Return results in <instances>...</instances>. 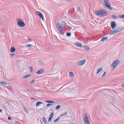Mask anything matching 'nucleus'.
Returning <instances> with one entry per match:
<instances>
[{
  "label": "nucleus",
  "instance_id": "nucleus-2",
  "mask_svg": "<svg viewBox=\"0 0 124 124\" xmlns=\"http://www.w3.org/2000/svg\"><path fill=\"white\" fill-rule=\"evenodd\" d=\"M104 1L105 6H106V7H107V8H108V9H110V10H112V7H111L109 1L108 0H104Z\"/></svg>",
  "mask_w": 124,
  "mask_h": 124
},
{
  "label": "nucleus",
  "instance_id": "nucleus-14",
  "mask_svg": "<svg viewBox=\"0 0 124 124\" xmlns=\"http://www.w3.org/2000/svg\"><path fill=\"white\" fill-rule=\"evenodd\" d=\"M120 31H121V30L120 29L117 30V31H112V34H115V33H117V32H120Z\"/></svg>",
  "mask_w": 124,
  "mask_h": 124
},
{
  "label": "nucleus",
  "instance_id": "nucleus-25",
  "mask_svg": "<svg viewBox=\"0 0 124 124\" xmlns=\"http://www.w3.org/2000/svg\"><path fill=\"white\" fill-rule=\"evenodd\" d=\"M43 121L44 122H45V124H46V123H47V121L46 120V118H45V117H44L43 118Z\"/></svg>",
  "mask_w": 124,
  "mask_h": 124
},
{
  "label": "nucleus",
  "instance_id": "nucleus-18",
  "mask_svg": "<svg viewBox=\"0 0 124 124\" xmlns=\"http://www.w3.org/2000/svg\"><path fill=\"white\" fill-rule=\"evenodd\" d=\"M107 39H108V37H106L103 38L101 39V41H102V42H103V41H106V40H107Z\"/></svg>",
  "mask_w": 124,
  "mask_h": 124
},
{
  "label": "nucleus",
  "instance_id": "nucleus-23",
  "mask_svg": "<svg viewBox=\"0 0 124 124\" xmlns=\"http://www.w3.org/2000/svg\"><path fill=\"white\" fill-rule=\"evenodd\" d=\"M31 45H27L26 46V48H31Z\"/></svg>",
  "mask_w": 124,
  "mask_h": 124
},
{
  "label": "nucleus",
  "instance_id": "nucleus-31",
  "mask_svg": "<svg viewBox=\"0 0 124 124\" xmlns=\"http://www.w3.org/2000/svg\"><path fill=\"white\" fill-rule=\"evenodd\" d=\"M30 71H31V72H32V67H30Z\"/></svg>",
  "mask_w": 124,
  "mask_h": 124
},
{
  "label": "nucleus",
  "instance_id": "nucleus-5",
  "mask_svg": "<svg viewBox=\"0 0 124 124\" xmlns=\"http://www.w3.org/2000/svg\"><path fill=\"white\" fill-rule=\"evenodd\" d=\"M36 13L37 15L39 16V18H40V19H42L43 21H44V16H43V15H42V13L39 11H37Z\"/></svg>",
  "mask_w": 124,
  "mask_h": 124
},
{
  "label": "nucleus",
  "instance_id": "nucleus-36",
  "mask_svg": "<svg viewBox=\"0 0 124 124\" xmlns=\"http://www.w3.org/2000/svg\"><path fill=\"white\" fill-rule=\"evenodd\" d=\"M122 88H124V84L122 85Z\"/></svg>",
  "mask_w": 124,
  "mask_h": 124
},
{
  "label": "nucleus",
  "instance_id": "nucleus-3",
  "mask_svg": "<svg viewBox=\"0 0 124 124\" xmlns=\"http://www.w3.org/2000/svg\"><path fill=\"white\" fill-rule=\"evenodd\" d=\"M57 27L58 30H59L60 33H61V34H62V31H63V30L62 29V26L61 25V24L57 23Z\"/></svg>",
  "mask_w": 124,
  "mask_h": 124
},
{
  "label": "nucleus",
  "instance_id": "nucleus-30",
  "mask_svg": "<svg viewBox=\"0 0 124 124\" xmlns=\"http://www.w3.org/2000/svg\"><path fill=\"white\" fill-rule=\"evenodd\" d=\"M66 114H67V112H65L64 114H62L61 115V117H62V116H64V115H66Z\"/></svg>",
  "mask_w": 124,
  "mask_h": 124
},
{
  "label": "nucleus",
  "instance_id": "nucleus-6",
  "mask_svg": "<svg viewBox=\"0 0 124 124\" xmlns=\"http://www.w3.org/2000/svg\"><path fill=\"white\" fill-rule=\"evenodd\" d=\"M119 63H120V61H116L114 62L112 64V68H115V67H117V66Z\"/></svg>",
  "mask_w": 124,
  "mask_h": 124
},
{
  "label": "nucleus",
  "instance_id": "nucleus-11",
  "mask_svg": "<svg viewBox=\"0 0 124 124\" xmlns=\"http://www.w3.org/2000/svg\"><path fill=\"white\" fill-rule=\"evenodd\" d=\"M111 29H115V28L116 27V23L114 21H112L111 22Z\"/></svg>",
  "mask_w": 124,
  "mask_h": 124
},
{
  "label": "nucleus",
  "instance_id": "nucleus-39",
  "mask_svg": "<svg viewBox=\"0 0 124 124\" xmlns=\"http://www.w3.org/2000/svg\"><path fill=\"white\" fill-rule=\"evenodd\" d=\"M12 55H13H13H14V54H12Z\"/></svg>",
  "mask_w": 124,
  "mask_h": 124
},
{
  "label": "nucleus",
  "instance_id": "nucleus-40",
  "mask_svg": "<svg viewBox=\"0 0 124 124\" xmlns=\"http://www.w3.org/2000/svg\"><path fill=\"white\" fill-rule=\"evenodd\" d=\"M12 55H13H13H14V54H12Z\"/></svg>",
  "mask_w": 124,
  "mask_h": 124
},
{
  "label": "nucleus",
  "instance_id": "nucleus-37",
  "mask_svg": "<svg viewBox=\"0 0 124 124\" xmlns=\"http://www.w3.org/2000/svg\"><path fill=\"white\" fill-rule=\"evenodd\" d=\"M1 112H2V109H0V113Z\"/></svg>",
  "mask_w": 124,
  "mask_h": 124
},
{
  "label": "nucleus",
  "instance_id": "nucleus-27",
  "mask_svg": "<svg viewBox=\"0 0 124 124\" xmlns=\"http://www.w3.org/2000/svg\"><path fill=\"white\" fill-rule=\"evenodd\" d=\"M66 35L67 36H70L71 34L70 33H67Z\"/></svg>",
  "mask_w": 124,
  "mask_h": 124
},
{
  "label": "nucleus",
  "instance_id": "nucleus-10",
  "mask_svg": "<svg viewBox=\"0 0 124 124\" xmlns=\"http://www.w3.org/2000/svg\"><path fill=\"white\" fill-rule=\"evenodd\" d=\"M75 46H77V47H79V48H82V44L79 43V42H77L75 44Z\"/></svg>",
  "mask_w": 124,
  "mask_h": 124
},
{
  "label": "nucleus",
  "instance_id": "nucleus-7",
  "mask_svg": "<svg viewBox=\"0 0 124 124\" xmlns=\"http://www.w3.org/2000/svg\"><path fill=\"white\" fill-rule=\"evenodd\" d=\"M86 63V60H82L80 62H79L78 63V66H81L82 65H83V64H85V63Z\"/></svg>",
  "mask_w": 124,
  "mask_h": 124
},
{
  "label": "nucleus",
  "instance_id": "nucleus-16",
  "mask_svg": "<svg viewBox=\"0 0 124 124\" xmlns=\"http://www.w3.org/2000/svg\"><path fill=\"white\" fill-rule=\"evenodd\" d=\"M102 71V68H100V69H98L96 72V74H99Z\"/></svg>",
  "mask_w": 124,
  "mask_h": 124
},
{
  "label": "nucleus",
  "instance_id": "nucleus-1",
  "mask_svg": "<svg viewBox=\"0 0 124 124\" xmlns=\"http://www.w3.org/2000/svg\"><path fill=\"white\" fill-rule=\"evenodd\" d=\"M107 14V12L106 11L100 10L96 12L95 15L98 17H103Z\"/></svg>",
  "mask_w": 124,
  "mask_h": 124
},
{
  "label": "nucleus",
  "instance_id": "nucleus-19",
  "mask_svg": "<svg viewBox=\"0 0 124 124\" xmlns=\"http://www.w3.org/2000/svg\"><path fill=\"white\" fill-rule=\"evenodd\" d=\"M69 76L70 77H74V74L73 73H72V72H70L69 73Z\"/></svg>",
  "mask_w": 124,
  "mask_h": 124
},
{
  "label": "nucleus",
  "instance_id": "nucleus-24",
  "mask_svg": "<svg viewBox=\"0 0 124 124\" xmlns=\"http://www.w3.org/2000/svg\"><path fill=\"white\" fill-rule=\"evenodd\" d=\"M60 108H61V106L60 105H58L56 107L55 109L56 110H59V109H60Z\"/></svg>",
  "mask_w": 124,
  "mask_h": 124
},
{
  "label": "nucleus",
  "instance_id": "nucleus-20",
  "mask_svg": "<svg viewBox=\"0 0 124 124\" xmlns=\"http://www.w3.org/2000/svg\"><path fill=\"white\" fill-rule=\"evenodd\" d=\"M29 77H31V75H27L26 76H24L23 78L26 79V78H29Z\"/></svg>",
  "mask_w": 124,
  "mask_h": 124
},
{
  "label": "nucleus",
  "instance_id": "nucleus-21",
  "mask_svg": "<svg viewBox=\"0 0 124 124\" xmlns=\"http://www.w3.org/2000/svg\"><path fill=\"white\" fill-rule=\"evenodd\" d=\"M84 49L87 51H90V47H88L87 46H84Z\"/></svg>",
  "mask_w": 124,
  "mask_h": 124
},
{
  "label": "nucleus",
  "instance_id": "nucleus-33",
  "mask_svg": "<svg viewBox=\"0 0 124 124\" xmlns=\"http://www.w3.org/2000/svg\"><path fill=\"white\" fill-rule=\"evenodd\" d=\"M120 18H124V15L121 16Z\"/></svg>",
  "mask_w": 124,
  "mask_h": 124
},
{
  "label": "nucleus",
  "instance_id": "nucleus-4",
  "mask_svg": "<svg viewBox=\"0 0 124 124\" xmlns=\"http://www.w3.org/2000/svg\"><path fill=\"white\" fill-rule=\"evenodd\" d=\"M17 25L19 26L20 28H23V27H26V24H25V23L24 22L19 20L17 22Z\"/></svg>",
  "mask_w": 124,
  "mask_h": 124
},
{
  "label": "nucleus",
  "instance_id": "nucleus-15",
  "mask_svg": "<svg viewBox=\"0 0 124 124\" xmlns=\"http://www.w3.org/2000/svg\"><path fill=\"white\" fill-rule=\"evenodd\" d=\"M11 53H14V52H16V49L14 47H12L10 50Z\"/></svg>",
  "mask_w": 124,
  "mask_h": 124
},
{
  "label": "nucleus",
  "instance_id": "nucleus-38",
  "mask_svg": "<svg viewBox=\"0 0 124 124\" xmlns=\"http://www.w3.org/2000/svg\"><path fill=\"white\" fill-rule=\"evenodd\" d=\"M31 40V38H29V39H28V40Z\"/></svg>",
  "mask_w": 124,
  "mask_h": 124
},
{
  "label": "nucleus",
  "instance_id": "nucleus-12",
  "mask_svg": "<svg viewBox=\"0 0 124 124\" xmlns=\"http://www.w3.org/2000/svg\"><path fill=\"white\" fill-rule=\"evenodd\" d=\"M53 117H54V113H51L50 116L49 118H48V122L49 123H50L51 122V120H52V118H53Z\"/></svg>",
  "mask_w": 124,
  "mask_h": 124
},
{
  "label": "nucleus",
  "instance_id": "nucleus-17",
  "mask_svg": "<svg viewBox=\"0 0 124 124\" xmlns=\"http://www.w3.org/2000/svg\"><path fill=\"white\" fill-rule=\"evenodd\" d=\"M0 85H7V82L6 81L0 82Z\"/></svg>",
  "mask_w": 124,
  "mask_h": 124
},
{
  "label": "nucleus",
  "instance_id": "nucleus-9",
  "mask_svg": "<svg viewBox=\"0 0 124 124\" xmlns=\"http://www.w3.org/2000/svg\"><path fill=\"white\" fill-rule=\"evenodd\" d=\"M44 72V69H40L38 71L36 72V74H38V75H40V74H42Z\"/></svg>",
  "mask_w": 124,
  "mask_h": 124
},
{
  "label": "nucleus",
  "instance_id": "nucleus-13",
  "mask_svg": "<svg viewBox=\"0 0 124 124\" xmlns=\"http://www.w3.org/2000/svg\"><path fill=\"white\" fill-rule=\"evenodd\" d=\"M41 104H43V103L42 102H38L36 103V105L37 107H38L39 106H40V105H41Z\"/></svg>",
  "mask_w": 124,
  "mask_h": 124
},
{
  "label": "nucleus",
  "instance_id": "nucleus-29",
  "mask_svg": "<svg viewBox=\"0 0 124 124\" xmlns=\"http://www.w3.org/2000/svg\"><path fill=\"white\" fill-rule=\"evenodd\" d=\"M51 105H52L51 104H48L46 105V107H49V106H51Z\"/></svg>",
  "mask_w": 124,
  "mask_h": 124
},
{
  "label": "nucleus",
  "instance_id": "nucleus-22",
  "mask_svg": "<svg viewBox=\"0 0 124 124\" xmlns=\"http://www.w3.org/2000/svg\"><path fill=\"white\" fill-rule=\"evenodd\" d=\"M46 103H55L54 101H46Z\"/></svg>",
  "mask_w": 124,
  "mask_h": 124
},
{
  "label": "nucleus",
  "instance_id": "nucleus-28",
  "mask_svg": "<svg viewBox=\"0 0 124 124\" xmlns=\"http://www.w3.org/2000/svg\"><path fill=\"white\" fill-rule=\"evenodd\" d=\"M106 75V72H105L104 74L102 75V77H104Z\"/></svg>",
  "mask_w": 124,
  "mask_h": 124
},
{
  "label": "nucleus",
  "instance_id": "nucleus-8",
  "mask_svg": "<svg viewBox=\"0 0 124 124\" xmlns=\"http://www.w3.org/2000/svg\"><path fill=\"white\" fill-rule=\"evenodd\" d=\"M84 124H90V121L89 120V118H88V116H87L84 118Z\"/></svg>",
  "mask_w": 124,
  "mask_h": 124
},
{
  "label": "nucleus",
  "instance_id": "nucleus-35",
  "mask_svg": "<svg viewBox=\"0 0 124 124\" xmlns=\"http://www.w3.org/2000/svg\"><path fill=\"white\" fill-rule=\"evenodd\" d=\"M8 120H11V117H8Z\"/></svg>",
  "mask_w": 124,
  "mask_h": 124
},
{
  "label": "nucleus",
  "instance_id": "nucleus-34",
  "mask_svg": "<svg viewBox=\"0 0 124 124\" xmlns=\"http://www.w3.org/2000/svg\"><path fill=\"white\" fill-rule=\"evenodd\" d=\"M112 17L114 18V19H116V17L115 16H112Z\"/></svg>",
  "mask_w": 124,
  "mask_h": 124
},
{
  "label": "nucleus",
  "instance_id": "nucleus-32",
  "mask_svg": "<svg viewBox=\"0 0 124 124\" xmlns=\"http://www.w3.org/2000/svg\"><path fill=\"white\" fill-rule=\"evenodd\" d=\"M33 83H34V79L31 82V84H33Z\"/></svg>",
  "mask_w": 124,
  "mask_h": 124
},
{
  "label": "nucleus",
  "instance_id": "nucleus-26",
  "mask_svg": "<svg viewBox=\"0 0 124 124\" xmlns=\"http://www.w3.org/2000/svg\"><path fill=\"white\" fill-rule=\"evenodd\" d=\"M59 121H60V118H57L53 121V123H56L57 122H59Z\"/></svg>",
  "mask_w": 124,
  "mask_h": 124
}]
</instances>
